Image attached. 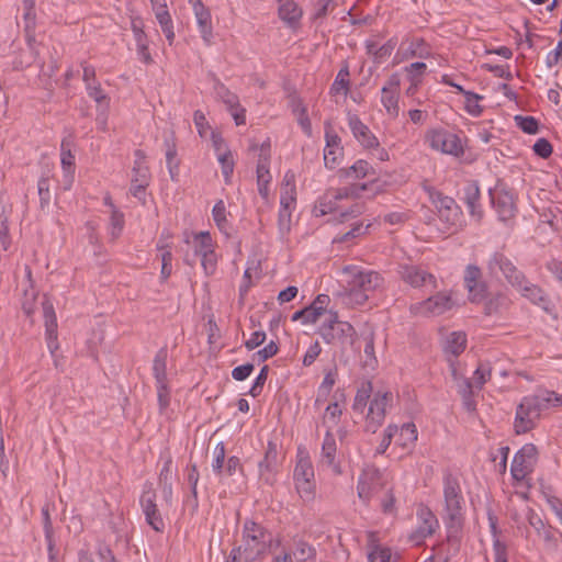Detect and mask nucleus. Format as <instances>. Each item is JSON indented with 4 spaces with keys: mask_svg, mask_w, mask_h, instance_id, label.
Returning <instances> with one entry per match:
<instances>
[{
    "mask_svg": "<svg viewBox=\"0 0 562 562\" xmlns=\"http://www.w3.org/2000/svg\"><path fill=\"white\" fill-rule=\"evenodd\" d=\"M345 290L340 293L342 303L349 307L363 305L369 295L381 285V276L358 266H346L341 270Z\"/></svg>",
    "mask_w": 562,
    "mask_h": 562,
    "instance_id": "nucleus-1",
    "label": "nucleus"
},
{
    "mask_svg": "<svg viewBox=\"0 0 562 562\" xmlns=\"http://www.w3.org/2000/svg\"><path fill=\"white\" fill-rule=\"evenodd\" d=\"M273 543V533L262 524L246 519L243 524L240 544L236 548L246 562L262 559Z\"/></svg>",
    "mask_w": 562,
    "mask_h": 562,
    "instance_id": "nucleus-2",
    "label": "nucleus"
},
{
    "mask_svg": "<svg viewBox=\"0 0 562 562\" xmlns=\"http://www.w3.org/2000/svg\"><path fill=\"white\" fill-rule=\"evenodd\" d=\"M442 520L450 535L461 531L465 520V499L457 477L448 474L443 477Z\"/></svg>",
    "mask_w": 562,
    "mask_h": 562,
    "instance_id": "nucleus-3",
    "label": "nucleus"
},
{
    "mask_svg": "<svg viewBox=\"0 0 562 562\" xmlns=\"http://www.w3.org/2000/svg\"><path fill=\"white\" fill-rule=\"evenodd\" d=\"M423 190L437 210L438 217L443 225L442 232L454 234L461 231L464 223L463 213L457 202L428 183H423Z\"/></svg>",
    "mask_w": 562,
    "mask_h": 562,
    "instance_id": "nucleus-4",
    "label": "nucleus"
},
{
    "mask_svg": "<svg viewBox=\"0 0 562 562\" xmlns=\"http://www.w3.org/2000/svg\"><path fill=\"white\" fill-rule=\"evenodd\" d=\"M542 390L521 398L516 407L514 431L524 435L536 428L542 414L548 411Z\"/></svg>",
    "mask_w": 562,
    "mask_h": 562,
    "instance_id": "nucleus-5",
    "label": "nucleus"
},
{
    "mask_svg": "<svg viewBox=\"0 0 562 562\" xmlns=\"http://www.w3.org/2000/svg\"><path fill=\"white\" fill-rule=\"evenodd\" d=\"M318 335L328 345L340 344L353 347L357 331L355 327L338 318V313L329 311V317L318 328Z\"/></svg>",
    "mask_w": 562,
    "mask_h": 562,
    "instance_id": "nucleus-6",
    "label": "nucleus"
},
{
    "mask_svg": "<svg viewBox=\"0 0 562 562\" xmlns=\"http://www.w3.org/2000/svg\"><path fill=\"white\" fill-rule=\"evenodd\" d=\"M296 206L295 173L288 170L281 183L280 210L278 224L281 232H289L292 212Z\"/></svg>",
    "mask_w": 562,
    "mask_h": 562,
    "instance_id": "nucleus-7",
    "label": "nucleus"
},
{
    "mask_svg": "<svg viewBox=\"0 0 562 562\" xmlns=\"http://www.w3.org/2000/svg\"><path fill=\"white\" fill-rule=\"evenodd\" d=\"M488 195L499 221L506 222L515 217L517 212L516 196L514 190L504 181L497 180L495 187L488 189Z\"/></svg>",
    "mask_w": 562,
    "mask_h": 562,
    "instance_id": "nucleus-8",
    "label": "nucleus"
},
{
    "mask_svg": "<svg viewBox=\"0 0 562 562\" xmlns=\"http://www.w3.org/2000/svg\"><path fill=\"white\" fill-rule=\"evenodd\" d=\"M386 482L387 475L385 471L380 470L375 465H367L358 479V497L364 504H369L373 496L385 487Z\"/></svg>",
    "mask_w": 562,
    "mask_h": 562,
    "instance_id": "nucleus-9",
    "label": "nucleus"
},
{
    "mask_svg": "<svg viewBox=\"0 0 562 562\" xmlns=\"http://www.w3.org/2000/svg\"><path fill=\"white\" fill-rule=\"evenodd\" d=\"M490 274L501 272L515 290L527 279L526 274L502 251L493 252L486 263Z\"/></svg>",
    "mask_w": 562,
    "mask_h": 562,
    "instance_id": "nucleus-10",
    "label": "nucleus"
},
{
    "mask_svg": "<svg viewBox=\"0 0 562 562\" xmlns=\"http://www.w3.org/2000/svg\"><path fill=\"white\" fill-rule=\"evenodd\" d=\"M367 189L366 184H352L338 189L328 190L315 205L316 216L337 213L339 211L338 201L349 198H356L361 191Z\"/></svg>",
    "mask_w": 562,
    "mask_h": 562,
    "instance_id": "nucleus-11",
    "label": "nucleus"
},
{
    "mask_svg": "<svg viewBox=\"0 0 562 562\" xmlns=\"http://www.w3.org/2000/svg\"><path fill=\"white\" fill-rule=\"evenodd\" d=\"M281 447L272 440H269L265 450L263 458L258 463L260 480L266 484L273 485L283 461Z\"/></svg>",
    "mask_w": 562,
    "mask_h": 562,
    "instance_id": "nucleus-12",
    "label": "nucleus"
},
{
    "mask_svg": "<svg viewBox=\"0 0 562 562\" xmlns=\"http://www.w3.org/2000/svg\"><path fill=\"white\" fill-rule=\"evenodd\" d=\"M538 462V449L533 443L524 445L514 456L510 474L514 481L521 482L529 476Z\"/></svg>",
    "mask_w": 562,
    "mask_h": 562,
    "instance_id": "nucleus-13",
    "label": "nucleus"
},
{
    "mask_svg": "<svg viewBox=\"0 0 562 562\" xmlns=\"http://www.w3.org/2000/svg\"><path fill=\"white\" fill-rule=\"evenodd\" d=\"M463 285L471 303L479 304L487 297L488 283L483 278L482 269L477 265L470 263L464 268Z\"/></svg>",
    "mask_w": 562,
    "mask_h": 562,
    "instance_id": "nucleus-14",
    "label": "nucleus"
},
{
    "mask_svg": "<svg viewBox=\"0 0 562 562\" xmlns=\"http://www.w3.org/2000/svg\"><path fill=\"white\" fill-rule=\"evenodd\" d=\"M293 480L301 498L310 501L314 497V468L308 457L297 460Z\"/></svg>",
    "mask_w": 562,
    "mask_h": 562,
    "instance_id": "nucleus-15",
    "label": "nucleus"
},
{
    "mask_svg": "<svg viewBox=\"0 0 562 562\" xmlns=\"http://www.w3.org/2000/svg\"><path fill=\"white\" fill-rule=\"evenodd\" d=\"M453 306L452 299L449 294L439 292L425 301L417 302L409 306L411 314L415 316H438L451 310Z\"/></svg>",
    "mask_w": 562,
    "mask_h": 562,
    "instance_id": "nucleus-16",
    "label": "nucleus"
},
{
    "mask_svg": "<svg viewBox=\"0 0 562 562\" xmlns=\"http://www.w3.org/2000/svg\"><path fill=\"white\" fill-rule=\"evenodd\" d=\"M393 395L391 392L378 391L374 393L369 403L368 413L366 415V429L374 434L378 428L383 424L386 415V407L392 401Z\"/></svg>",
    "mask_w": 562,
    "mask_h": 562,
    "instance_id": "nucleus-17",
    "label": "nucleus"
},
{
    "mask_svg": "<svg viewBox=\"0 0 562 562\" xmlns=\"http://www.w3.org/2000/svg\"><path fill=\"white\" fill-rule=\"evenodd\" d=\"M427 140L432 149L443 154L460 156L463 154L461 139L454 133L446 130H432L427 134Z\"/></svg>",
    "mask_w": 562,
    "mask_h": 562,
    "instance_id": "nucleus-18",
    "label": "nucleus"
},
{
    "mask_svg": "<svg viewBox=\"0 0 562 562\" xmlns=\"http://www.w3.org/2000/svg\"><path fill=\"white\" fill-rule=\"evenodd\" d=\"M397 272L401 277V280L413 288H437L436 277L422 266L414 263H402L398 266Z\"/></svg>",
    "mask_w": 562,
    "mask_h": 562,
    "instance_id": "nucleus-19",
    "label": "nucleus"
},
{
    "mask_svg": "<svg viewBox=\"0 0 562 562\" xmlns=\"http://www.w3.org/2000/svg\"><path fill=\"white\" fill-rule=\"evenodd\" d=\"M325 127V148L324 164L328 169H335L341 161L344 156V147L341 146L340 136L334 131L329 121L324 123Z\"/></svg>",
    "mask_w": 562,
    "mask_h": 562,
    "instance_id": "nucleus-20",
    "label": "nucleus"
},
{
    "mask_svg": "<svg viewBox=\"0 0 562 562\" xmlns=\"http://www.w3.org/2000/svg\"><path fill=\"white\" fill-rule=\"evenodd\" d=\"M140 507L143 514L145 516L146 522L157 532H161L165 529V522L160 515V512L156 504V493L151 488V485H148V488H144L143 494L139 499Z\"/></svg>",
    "mask_w": 562,
    "mask_h": 562,
    "instance_id": "nucleus-21",
    "label": "nucleus"
},
{
    "mask_svg": "<svg viewBox=\"0 0 562 562\" xmlns=\"http://www.w3.org/2000/svg\"><path fill=\"white\" fill-rule=\"evenodd\" d=\"M418 527L411 533L409 539L416 544L432 536L439 528V521L429 507L420 505L417 509Z\"/></svg>",
    "mask_w": 562,
    "mask_h": 562,
    "instance_id": "nucleus-22",
    "label": "nucleus"
},
{
    "mask_svg": "<svg viewBox=\"0 0 562 562\" xmlns=\"http://www.w3.org/2000/svg\"><path fill=\"white\" fill-rule=\"evenodd\" d=\"M429 54V47L424 38L406 37L395 53L393 63L397 65L412 58H427Z\"/></svg>",
    "mask_w": 562,
    "mask_h": 562,
    "instance_id": "nucleus-23",
    "label": "nucleus"
},
{
    "mask_svg": "<svg viewBox=\"0 0 562 562\" xmlns=\"http://www.w3.org/2000/svg\"><path fill=\"white\" fill-rule=\"evenodd\" d=\"M337 450L336 438L330 430H327L322 442L319 464L330 469L335 475H341L342 469L338 460Z\"/></svg>",
    "mask_w": 562,
    "mask_h": 562,
    "instance_id": "nucleus-24",
    "label": "nucleus"
},
{
    "mask_svg": "<svg viewBox=\"0 0 562 562\" xmlns=\"http://www.w3.org/2000/svg\"><path fill=\"white\" fill-rule=\"evenodd\" d=\"M522 297L533 305L541 307L546 313L552 314L553 304L546 291L538 284L532 283L528 278L516 289Z\"/></svg>",
    "mask_w": 562,
    "mask_h": 562,
    "instance_id": "nucleus-25",
    "label": "nucleus"
},
{
    "mask_svg": "<svg viewBox=\"0 0 562 562\" xmlns=\"http://www.w3.org/2000/svg\"><path fill=\"white\" fill-rule=\"evenodd\" d=\"M329 296L327 294H318L310 306L296 311L292 315V321H302L303 324H314L326 312L329 304Z\"/></svg>",
    "mask_w": 562,
    "mask_h": 562,
    "instance_id": "nucleus-26",
    "label": "nucleus"
},
{
    "mask_svg": "<svg viewBox=\"0 0 562 562\" xmlns=\"http://www.w3.org/2000/svg\"><path fill=\"white\" fill-rule=\"evenodd\" d=\"M347 120H348V126H349L353 137L359 142V144L363 148L370 149V148L376 147L379 145V140L375 137V135L360 120V117L357 114L349 112Z\"/></svg>",
    "mask_w": 562,
    "mask_h": 562,
    "instance_id": "nucleus-27",
    "label": "nucleus"
},
{
    "mask_svg": "<svg viewBox=\"0 0 562 562\" xmlns=\"http://www.w3.org/2000/svg\"><path fill=\"white\" fill-rule=\"evenodd\" d=\"M43 316L45 319V335L47 341V348L52 355L58 349L57 341V318L53 303L45 299L42 302Z\"/></svg>",
    "mask_w": 562,
    "mask_h": 562,
    "instance_id": "nucleus-28",
    "label": "nucleus"
},
{
    "mask_svg": "<svg viewBox=\"0 0 562 562\" xmlns=\"http://www.w3.org/2000/svg\"><path fill=\"white\" fill-rule=\"evenodd\" d=\"M193 13L204 44L210 46L213 43V25L210 10L202 1H195Z\"/></svg>",
    "mask_w": 562,
    "mask_h": 562,
    "instance_id": "nucleus-29",
    "label": "nucleus"
},
{
    "mask_svg": "<svg viewBox=\"0 0 562 562\" xmlns=\"http://www.w3.org/2000/svg\"><path fill=\"white\" fill-rule=\"evenodd\" d=\"M396 46V37H391L383 45H379L374 40H367L364 42L366 52L372 57V60L375 64H381L386 60L392 55Z\"/></svg>",
    "mask_w": 562,
    "mask_h": 562,
    "instance_id": "nucleus-30",
    "label": "nucleus"
},
{
    "mask_svg": "<svg viewBox=\"0 0 562 562\" xmlns=\"http://www.w3.org/2000/svg\"><path fill=\"white\" fill-rule=\"evenodd\" d=\"M72 142L70 138H64L60 144V162L64 171V182L66 189H69L74 181L75 156L71 153Z\"/></svg>",
    "mask_w": 562,
    "mask_h": 562,
    "instance_id": "nucleus-31",
    "label": "nucleus"
},
{
    "mask_svg": "<svg viewBox=\"0 0 562 562\" xmlns=\"http://www.w3.org/2000/svg\"><path fill=\"white\" fill-rule=\"evenodd\" d=\"M492 368L490 362H481L475 369L472 380H464V389L462 390V395H471L473 392V386H475L476 389H482V386L490 380Z\"/></svg>",
    "mask_w": 562,
    "mask_h": 562,
    "instance_id": "nucleus-32",
    "label": "nucleus"
},
{
    "mask_svg": "<svg viewBox=\"0 0 562 562\" xmlns=\"http://www.w3.org/2000/svg\"><path fill=\"white\" fill-rule=\"evenodd\" d=\"M154 13H155L158 24L161 27L162 33L166 36V40L168 41L169 45H172L176 35H175V31H173V22H172L170 13L168 11L167 4L166 3L159 4V5L155 4Z\"/></svg>",
    "mask_w": 562,
    "mask_h": 562,
    "instance_id": "nucleus-33",
    "label": "nucleus"
},
{
    "mask_svg": "<svg viewBox=\"0 0 562 562\" xmlns=\"http://www.w3.org/2000/svg\"><path fill=\"white\" fill-rule=\"evenodd\" d=\"M278 2L279 18L290 26L297 24L303 12L296 2L294 0H278Z\"/></svg>",
    "mask_w": 562,
    "mask_h": 562,
    "instance_id": "nucleus-34",
    "label": "nucleus"
},
{
    "mask_svg": "<svg viewBox=\"0 0 562 562\" xmlns=\"http://www.w3.org/2000/svg\"><path fill=\"white\" fill-rule=\"evenodd\" d=\"M88 95L95 101L98 110L97 122L104 128L106 123V112L110 108V97L103 91L101 86L88 87Z\"/></svg>",
    "mask_w": 562,
    "mask_h": 562,
    "instance_id": "nucleus-35",
    "label": "nucleus"
},
{
    "mask_svg": "<svg viewBox=\"0 0 562 562\" xmlns=\"http://www.w3.org/2000/svg\"><path fill=\"white\" fill-rule=\"evenodd\" d=\"M484 314L487 316L497 315L509 308L512 302L504 292H496L484 301Z\"/></svg>",
    "mask_w": 562,
    "mask_h": 562,
    "instance_id": "nucleus-36",
    "label": "nucleus"
},
{
    "mask_svg": "<svg viewBox=\"0 0 562 562\" xmlns=\"http://www.w3.org/2000/svg\"><path fill=\"white\" fill-rule=\"evenodd\" d=\"M338 173L340 178L345 179H362L369 175H373L374 170L367 160L359 159L352 166L339 169Z\"/></svg>",
    "mask_w": 562,
    "mask_h": 562,
    "instance_id": "nucleus-37",
    "label": "nucleus"
},
{
    "mask_svg": "<svg viewBox=\"0 0 562 562\" xmlns=\"http://www.w3.org/2000/svg\"><path fill=\"white\" fill-rule=\"evenodd\" d=\"M167 359H168L167 348L162 347L156 352L154 361H153V375L156 380V384L168 383Z\"/></svg>",
    "mask_w": 562,
    "mask_h": 562,
    "instance_id": "nucleus-38",
    "label": "nucleus"
},
{
    "mask_svg": "<svg viewBox=\"0 0 562 562\" xmlns=\"http://www.w3.org/2000/svg\"><path fill=\"white\" fill-rule=\"evenodd\" d=\"M214 92L216 97L226 105L228 111L236 110L239 105V98L232 92L218 78L213 77Z\"/></svg>",
    "mask_w": 562,
    "mask_h": 562,
    "instance_id": "nucleus-39",
    "label": "nucleus"
},
{
    "mask_svg": "<svg viewBox=\"0 0 562 562\" xmlns=\"http://www.w3.org/2000/svg\"><path fill=\"white\" fill-rule=\"evenodd\" d=\"M291 550L295 562L316 561L317 551L315 547L304 540L294 541L293 548Z\"/></svg>",
    "mask_w": 562,
    "mask_h": 562,
    "instance_id": "nucleus-40",
    "label": "nucleus"
},
{
    "mask_svg": "<svg viewBox=\"0 0 562 562\" xmlns=\"http://www.w3.org/2000/svg\"><path fill=\"white\" fill-rule=\"evenodd\" d=\"M373 387L370 381H363L357 390L356 396L352 403V409L361 415L364 414L367 405L370 403V397Z\"/></svg>",
    "mask_w": 562,
    "mask_h": 562,
    "instance_id": "nucleus-41",
    "label": "nucleus"
},
{
    "mask_svg": "<svg viewBox=\"0 0 562 562\" xmlns=\"http://www.w3.org/2000/svg\"><path fill=\"white\" fill-rule=\"evenodd\" d=\"M395 436H397L395 441L396 445L403 449H411L414 447L417 440L418 432L415 424L406 423L403 424L401 428H398V431Z\"/></svg>",
    "mask_w": 562,
    "mask_h": 562,
    "instance_id": "nucleus-42",
    "label": "nucleus"
},
{
    "mask_svg": "<svg viewBox=\"0 0 562 562\" xmlns=\"http://www.w3.org/2000/svg\"><path fill=\"white\" fill-rule=\"evenodd\" d=\"M166 162L172 181L178 180L179 160H177V146L172 137L165 138Z\"/></svg>",
    "mask_w": 562,
    "mask_h": 562,
    "instance_id": "nucleus-43",
    "label": "nucleus"
},
{
    "mask_svg": "<svg viewBox=\"0 0 562 562\" xmlns=\"http://www.w3.org/2000/svg\"><path fill=\"white\" fill-rule=\"evenodd\" d=\"M467 347V335L462 331H452L448 335L445 351L453 357L460 356Z\"/></svg>",
    "mask_w": 562,
    "mask_h": 562,
    "instance_id": "nucleus-44",
    "label": "nucleus"
},
{
    "mask_svg": "<svg viewBox=\"0 0 562 562\" xmlns=\"http://www.w3.org/2000/svg\"><path fill=\"white\" fill-rule=\"evenodd\" d=\"M364 345V360L362 361V367L366 369L374 370L378 366V359L375 357L374 350V333L372 330L362 335Z\"/></svg>",
    "mask_w": 562,
    "mask_h": 562,
    "instance_id": "nucleus-45",
    "label": "nucleus"
},
{
    "mask_svg": "<svg viewBox=\"0 0 562 562\" xmlns=\"http://www.w3.org/2000/svg\"><path fill=\"white\" fill-rule=\"evenodd\" d=\"M194 254L199 257L211 252L215 249L214 241L209 232H200L193 235Z\"/></svg>",
    "mask_w": 562,
    "mask_h": 562,
    "instance_id": "nucleus-46",
    "label": "nucleus"
},
{
    "mask_svg": "<svg viewBox=\"0 0 562 562\" xmlns=\"http://www.w3.org/2000/svg\"><path fill=\"white\" fill-rule=\"evenodd\" d=\"M426 69L427 65L423 61L412 63L411 65L404 68L407 79L411 82L408 92H411L412 89H416L418 85L422 83V79L426 72Z\"/></svg>",
    "mask_w": 562,
    "mask_h": 562,
    "instance_id": "nucleus-47",
    "label": "nucleus"
},
{
    "mask_svg": "<svg viewBox=\"0 0 562 562\" xmlns=\"http://www.w3.org/2000/svg\"><path fill=\"white\" fill-rule=\"evenodd\" d=\"M349 67L348 65H345L340 70L338 71L331 87H330V94H347L350 89V80H349Z\"/></svg>",
    "mask_w": 562,
    "mask_h": 562,
    "instance_id": "nucleus-48",
    "label": "nucleus"
},
{
    "mask_svg": "<svg viewBox=\"0 0 562 562\" xmlns=\"http://www.w3.org/2000/svg\"><path fill=\"white\" fill-rule=\"evenodd\" d=\"M187 471H188L187 481H188V483L190 485V490H191V497H190L189 502L192 503L193 509H196L199 506L198 483H199L200 474H199L196 464H188Z\"/></svg>",
    "mask_w": 562,
    "mask_h": 562,
    "instance_id": "nucleus-49",
    "label": "nucleus"
},
{
    "mask_svg": "<svg viewBox=\"0 0 562 562\" xmlns=\"http://www.w3.org/2000/svg\"><path fill=\"white\" fill-rule=\"evenodd\" d=\"M381 102L386 110V113L395 119L398 115V92H392L386 89L381 90Z\"/></svg>",
    "mask_w": 562,
    "mask_h": 562,
    "instance_id": "nucleus-50",
    "label": "nucleus"
},
{
    "mask_svg": "<svg viewBox=\"0 0 562 562\" xmlns=\"http://www.w3.org/2000/svg\"><path fill=\"white\" fill-rule=\"evenodd\" d=\"M124 214L117 210L116 207H113L111 211L110 216V223H109V234L112 238V240H115L120 237L122 234V231L124 228Z\"/></svg>",
    "mask_w": 562,
    "mask_h": 562,
    "instance_id": "nucleus-51",
    "label": "nucleus"
},
{
    "mask_svg": "<svg viewBox=\"0 0 562 562\" xmlns=\"http://www.w3.org/2000/svg\"><path fill=\"white\" fill-rule=\"evenodd\" d=\"M217 160L221 164L222 173L224 176L225 182L229 183L235 166L231 150L225 149L223 150V153L217 154Z\"/></svg>",
    "mask_w": 562,
    "mask_h": 562,
    "instance_id": "nucleus-52",
    "label": "nucleus"
},
{
    "mask_svg": "<svg viewBox=\"0 0 562 562\" xmlns=\"http://www.w3.org/2000/svg\"><path fill=\"white\" fill-rule=\"evenodd\" d=\"M225 446L223 442H218L213 450L212 470L217 476H223L225 465Z\"/></svg>",
    "mask_w": 562,
    "mask_h": 562,
    "instance_id": "nucleus-53",
    "label": "nucleus"
},
{
    "mask_svg": "<svg viewBox=\"0 0 562 562\" xmlns=\"http://www.w3.org/2000/svg\"><path fill=\"white\" fill-rule=\"evenodd\" d=\"M213 220L222 232H226L228 222L226 218V206L223 200H218L212 210Z\"/></svg>",
    "mask_w": 562,
    "mask_h": 562,
    "instance_id": "nucleus-54",
    "label": "nucleus"
},
{
    "mask_svg": "<svg viewBox=\"0 0 562 562\" xmlns=\"http://www.w3.org/2000/svg\"><path fill=\"white\" fill-rule=\"evenodd\" d=\"M465 111L473 115L479 116L483 112V108L479 104V101L483 99L482 95H479L475 92H467L465 93Z\"/></svg>",
    "mask_w": 562,
    "mask_h": 562,
    "instance_id": "nucleus-55",
    "label": "nucleus"
},
{
    "mask_svg": "<svg viewBox=\"0 0 562 562\" xmlns=\"http://www.w3.org/2000/svg\"><path fill=\"white\" fill-rule=\"evenodd\" d=\"M270 161H267V158L258 159L256 173H257V186L270 184L271 182V173L269 170Z\"/></svg>",
    "mask_w": 562,
    "mask_h": 562,
    "instance_id": "nucleus-56",
    "label": "nucleus"
},
{
    "mask_svg": "<svg viewBox=\"0 0 562 562\" xmlns=\"http://www.w3.org/2000/svg\"><path fill=\"white\" fill-rule=\"evenodd\" d=\"M515 121L517 126L527 134H536L539 128V123L533 116L516 115Z\"/></svg>",
    "mask_w": 562,
    "mask_h": 562,
    "instance_id": "nucleus-57",
    "label": "nucleus"
},
{
    "mask_svg": "<svg viewBox=\"0 0 562 562\" xmlns=\"http://www.w3.org/2000/svg\"><path fill=\"white\" fill-rule=\"evenodd\" d=\"M464 202L467 206H472L473 203L480 202L481 192L477 181H471L469 182L464 189Z\"/></svg>",
    "mask_w": 562,
    "mask_h": 562,
    "instance_id": "nucleus-58",
    "label": "nucleus"
},
{
    "mask_svg": "<svg viewBox=\"0 0 562 562\" xmlns=\"http://www.w3.org/2000/svg\"><path fill=\"white\" fill-rule=\"evenodd\" d=\"M268 373H269V367L268 366H263L261 368L259 374L255 379L250 390L248 391V394L250 396L257 397V396H259L261 394L263 385H265V383L267 381V378H268Z\"/></svg>",
    "mask_w": 562,
    "mask_h": 562,
    "instance_id": "nucleus-59",
    "label": "nucleus"
},
{
    "mask_svg": "<svg viewBox=\"0 0 562 562\" xmlns=\"http://www.w3.org/2000/svg\"><path fill=\"white\" fill-rule=\"evenodd\" d=\"M172 458L168 453L165 458L164 465L159 472L158 483L159 486L172 484Z\"/></svg>",
    "mask_w": 562,
    "mask_h": 562,
    "instance_id": "nucleus-60",
    "label": "nucleus"
},
{
    "mask_svg": "<svg viewBox=\"0 0 562 562\" xmlns=\"http://www.w3.org/2000/svg\"><path fill=\"white\" fill-rule=\"evenodd\" d=\"M132 182L136 183H149V169L146 165H142L139 161H134Z\"/></svg>",
    "mask_w": 562,
    "mask_h": 562,
    "instance_id": "nucleus-61",
    "label": "nucleus"
},
{
    "mask_svg": "<svg viewBox=\"0 0 562 562\" xmlns=\"http://www.w3.org/2000/svg\"><path fill=\"white\" fill-rule=\"evenodd\" d=\"M156 389L159 411L162 413L170 404V390L168 383L156 384Z\"/></svg>",
    "mask_w": 562,
    "mask_h": 562,
    "instance_id": "nucleus-62",
    "label": "nucleus"
},
{
    "mask_svg": "<svg viewBox=\"0 0 562 562\" xmlns=\"http://www.w3.org/2000/svg\"><path fill=\"white\" fill-rule=\"evenodd\" d=\"M397 431H398V427L396 425H389L385 428L384 436L376 448L378 453L382 454L387 450V448L390 447V445L392 442V439L395 437Z\"/></svg>",
    "mask_w": 562,
    "mask_h": 562,
    "instance_id": "nucleus-63",
    "label": "nucleus"
},
{
    "mask_svg": "<svg viewBox=\"0 0 562 562\" xmlns=\"http://www.w3.org/2000/svg\"><path fill=\"white\" fill-rule=\"evenodd\" d=\"M368 558L370 562H391L392 553L389 548L376 547Z\"/></svg>",
    "mask_w": 562,
    "mask_h": 562,
    "instance_id": "nucleus-64",
    "label": "nucleus"
}]
</instances>
